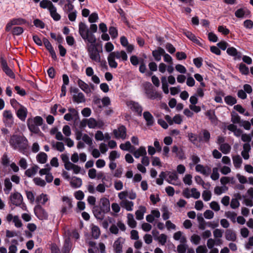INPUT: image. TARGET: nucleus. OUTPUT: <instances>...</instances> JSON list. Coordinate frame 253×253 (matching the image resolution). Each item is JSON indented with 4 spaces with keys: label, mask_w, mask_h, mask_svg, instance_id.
Here are the masks:
<instances>
[{
    "label": "nucleus",
    "mask_w": 253,
    "mask_h": 253,
    "mask_svg": "<svg viewBox=\"0 0 253 253\" xmlns=\"http://www.w3.org/2000/svg\"><path fill=\"white\" fill-rule=\"evenodd\" d=\"M167 236L165 234H161L159 237H157L156 241H158L159 243L162 245H165L167 242Z\"/></svg>",
    "instance_id": "obj_49"
},
{
    "label": "nucleus",
    "mask_w": 253,
    "mask_h": 253,
    "mask_svg": "<svg viewBox=\"0 0 253 253\" xmlns=\"http://www.w3.org/2000/svg\"><path fill=\"white\" fill-rule=\"evenodd\" d=\"M1 163L5 167L9 166L10 160L6 154L4 153L1 158Z\"/></svg>",
    "instance_id": "obj_50"
},
{
    "label": "nucleus",
    "mask_w": 253,
    "mask_h": 253,
    "mask_svg": "<svg viewBox=\"0 0 253 253\" xmlns=\"http://www.w3.org/2000/svg\"><path fill=\"white\" fill-rule=\"evenodd\" d=\"M3 122L5 126L11 127L14 123V118L10 111L5 110L3 112Z\"/></svg>",
    "instance_id": "obj_11"
},
{
    "label": "nucleus",
    "mask_w": 253,
    "mask_h": 253,
    "mask_svg": "<svg viewBox=\"0 0 253 253\" xmlns=\"http://www.w3.org/2000/svg\"><path fill=\"white\" fill-rule=\"evenodd\" d=\"M120 148L124 151H128L131 153H132V151L134 150V147H133L129 141H126L125 143H122L120 145Z\"/></svg>",
    "instance_id": "obj_32"
},
{
    "label": "nucleus",
    "mask_w": 253,
    "mask_h": 253,
    "mask_svg": "<svg viewBox=\"0 0 253 253\" xmlns=\"http://www.w3.org/2000/svg\"><path fill=\"white\" fill-rule=\"evenodd\" d=\"M191 160L192 162V163L190 164V166L191 167L196 164L197 165L200 162V158L196 155H192L191 156Z\"/></svg>",
    "instance_id": "obj_63"
},
{
    "label": "nucleus",
    "mask_w": 253,
    "mask_h": 253,
    "mask_svg": "<svg viewBox=\"0 0 253 253\" xmlns=\"http://www.w3.org/2000/svg\"><path fill=\"white\" fill-rule=\"evenodd\" d=\"M187 248L186 243H181L177 247V251L178 253H185Z\"/></svg>",
    "instance_id": "obj_51"
},
{
    "label": "nucleus",
    "mask_w": 253,
    "mask_h": 253,
    "mask_svg": "<svg viewBox=\"0 0 253 253\" xmlns=\"http://www.w3.org/2000/svg\"><path fill=\"white\" fill-rule=\"evenodd\" d=\"M146 211V208L145 207L140 206L139 209L135 211L136 218L138 220L143 219Z\"/></svg>",
    "instance_id": "obj_28"
},
{
    "label": "nucleus",
    "mask_w": 253,
    "mask_h": 253,
    "mask_svg": "<svg viewBox=\"0 0 253 253\" xmlns=\"http://www.w3.org/2000/svg\"><path fill=\"white\" fill-rule=\"evenodd\" d=\"M233 163L236 169H239L241 167L243 160L241 156L239 155L232 156Z\"/></svg>",
    "instance_id": "obj_29"
},
{
    "label": "nucleus",
    "mask_w": 253,
    "mask_h": 253,
    "mask_svg": "<svg viewBox=\"0 0 253 253\" xmlns=\"http://www.w3.org/2000/svg\"><path fill=\"white\" fill-rule=\"evenodd\" d=\"M71 248V245L70 239L68 238L65 240V244L63 247V253H69Z\"/></svg>",
    "instance_id": "obj_47"
},
{
    "label": "nucleus",
    "mask_w": 253,
    "mask_h": 253,
    "mask_svg": "<svg viewBox=\"0 0 253 253\" xmlns=\"http://www.w3.org/2000/svg\"><path fill=\"white\" fill-rule=\"evenodd\" d=\"M202 197L205 201H209L211 197V193L209 190H204L202 193Z\"/></svg>",
    "instance_id": "obj_52"
},
{
    "label": "nucleus",
    "mask_w": 253,
    "mask_h": 253,
    "mask_svg": "<svg viewBox=\"0 0 253 253\" xmlns=\"http://www.w3.org/2000/svg\"><path fill=\"white\" fill-rule=\"evenodd\" d=\"M87 121V125L90 128H95L97 126V122L92 118H89Z\"/></svg>",
    "instance_id": "obj_46"
},
{
    "label": "nucleus",
    "mask_w": 253,
    "mask_h": 253,
    "mask_svg": "<svg viewBox=\"0 0 253 253\" xmlns=\"http://www.w3.org/2000/svg\"><path fill=\"white\" fill-rule=\"evenodd\" d=\"M99 207L104 212L106 213L109 212L110 210L109 200L106 198L102 199L100 201V205Z\"/></svg>",
    "instance_id": "obj_20"
},
{
    "label": "nucleus",
    "mask_w": 253,
    "mask_h": 253,
    "mask_svg": "<svg viewBox=\"0 0 253 253\" xmlns=\"http://www.w3.org/2000/svg\"><path fill=\"white\" fill-rule=\"evenodd\" d=\"M191 197H192L195 199H198L200 197V192L197 190L195 188H193L191 189Z\"/></svg>",
    "instance_id": "obj_58"
},
{
    "label": "nucleus",
    "mask_w": 253,
    "mask_h": 253,
    "mask_svg": "<svg viewBox=\"0 0 253 253\" xmlns=\"http://www.w3.org/2000/svg\"><path fill=\"white\" fill-rule=\"evenodd\" d=\"M39 168L37 166H34L33 167L27 169L25 172V174L28 177H32L36 174L39 170Z\"/></svg>",
    "instance_id": "obj_33"
},
{
    "label": "nucleus",
    "mask_w": 253,
    "mask_h": 253,
    "mask_svg": "<svg viewBox=\"0 0 253 253\" xmlns=\"http://www.w3.org/2000/svg\"><path fill=\"white\" fill-rule=\"evenodd\" d=\"M165 53V50L163 48L159 47L157 49L153 50L152 54L156 61H160L161 60L162 56Z\"/></svg>",
    "instance_id": "obj_15"
},
{
    "label": "nucleus",
    "mask_w": 253,
    "mask_h": 253,
    "mask_svg": "<svg viewBox=\"0 0 253 253\" xmlns=\"http://www.w3.org/2000/svg\"><path fill=\"white\" fill-rule=\"evenodd\" d=\"M251 150L249 143H245L243 145V150L241 152L242 156L245 160H248L250 158L249 152Z\"/></svg>",
    "instance_id": "obj_21"
},
{
    "label": "nucleus",
    "mask_w": 253,
    "mask_h": 253,
    "mask_svg": "<svg viewBox=\"0 0 253 253\" xmlns=\"http://www.w3.org/2000/svg\"><path fill=\"white\" fill-rule=\"evenodd\" d=\"M219 150L225 154H228L231 150L230 146L226 143H224L219 146Z\"/></svg>",
    "instance_id": "obj_40"
},
{
    "label": "nucleus",
    "mask_w": 253,
    "mask_h": 253,
    "mask_svg": "<svg viewBox=\"0 0 253 253\" xmlns=\"http://www.w3.org/2000/svg\"><path fill=\"white\" fill-rule=\"evenodd\" d=\"M152 165L153 166H158L159 167H162V163L160 159L158 157H152Z\"/></svg>",
    "instance_id": "obj_56"
},
{
    "label": "nucleus",
    "mask_w": 253,
    "mask_h": 253,
    "mask_svg": "<svg viewBox=\"0 0 253 253\" xmlns=\"http://www.w3.org/2000/svg\"><path fill=\"white\" fill-rule=\"evenodd\" d=\"M132 153L135 158H139L140 156L144 157L146 155L147 152L145 147H140L135 151H132Z\"/></svg>",
    "instance_id": "obj_26"
},
{
    "label": "nucleus",
    "mask_w": 253,
    "mask_h": 253,
    "mask_svg": "<svg viewBox=\"0 0 253 253\" xmlns=\"http://www.w3.org/2000/svg\"><path fill=\"white\" fill-rule=\"evenodd\" d=\"M34 183L38 186L43 187L45 185L46 183L44 180L40 177H36L34 179Z\"/></svg>",
    "instance_id": "obj_62"
},
{
    "label": "nucleus",
    "mask_w": 253,
    "mask_h": 253,
    "mask_svg": "<svg viewBox=\"0 0 253 253\" xmlns=\"http://www.w3.org/2000/svg\"><path fill=\"white\" fill-rule=\"evenodd\" d=\"M127 224L128 226L134 228L136 226V222L134 219L133 215L132 213H128L127 215Z\"/></svg>",
    "instance_id": "obj_36"
},
{
    "label": "nucleus",
    "mask_w": 253,
    "mask_h": 253,
    "mask_svg": "<svg viewBox=\"0 0 253 253\" xmlns=\"http://www.w3.org/2000/svg\"><path fill=\"white\" fill-rule=\"evenodd\" d=\"M115 138L117 139H122L124 140L126 136V128L124 125H120L117 129L113 131Z\"/></svg>",
    "instance_id": "obj_7"
},
{
    "label": "nucleus",
    "mask_w": 253,
    "mask_h": 253,
    "mask_svg": "<svg viewBox=\"0 0 253 253\" xmlns=\"http://www.w3.org/2000/svg\"><path fill=\"white\" fill-rule=\"evenodd\" d=\"M225 102L230 106H232L237 103V100L235 97L231 95H228L224 97Z\"/></svg>",
    "instance_id": "obj_41"
},
{
    "label": "nucleus",
    "mask_w": 253,
    "mask_h": 253,
    "mask_svg": "<svg viewBox=\"0 0 253 253\" xmlns=\"http://www.w3.org/2000/svg\"><path fill=\"white\" fill-rule=\"evenodd\" d=\"M172 152L176 154V156L180 160L185 159V154L183 150L181 148H179L175 145L172 147Z\"/></svg>",
    "instance_id": "obj_18"
},
{
    "label": "nucleus",
    "mask_w": 253,
    "mask_h": 253,
    "mask_svg": "<svg viewBox=\"0 0 253 253\" xmlns=\"http://www.w3.org/2000/svg\"><path fill=\"white\" fill-rule=\"evenodd\" d=\"M173 238L175 240H179L180 243H186V238L182 235V232L181 231H177L173 235Z\"/></svg>",
    "instance_id": "obj_35"
},
{
    "label": "nucleus",
    "mask_w": 253,
    "mask_h": 253,
    "mask_svg": "<svg viewBox=\"0 0 253 253\" xmlns=\"http://www.w3.org/2000/svg\"><path fill=\"white\" fill-rule=\"evenodd\" d=\"M43 122V119L41 116H36L30 118L27 120V124L29 130L35 134H39L41 131L39 128Z\"/></svg>",
    "instance_id": "obj_3"
},
{
    "label": "nucleus",
    "mask_w": 253,
    "mask_h": 253,
    "mask_svg": "<svg viewBox=\"0 0 253 253\" xmlns=\"http://www.w3.org/2000/svg\"><path fill=\"white\" fill-rule=\"evenodd\" d=\"M40 6L43 9L47 8L49 10L50 8H51L54 5L49 0H42L40 1Z\"/></svg>",
    "instance_id": "obj_34"
},
{
    "label": "nucleus",
    "mask_w": 253,
    "mask_h": 253,
    "mask_svg": "<svg viewBox=\"0 0 253 253\" xmlns=\"http://www.w3.org/2000/svg\"><path fill=\"white\" fill-rule=\"evenodd\" d=\"M49 11L51 17L54 20L57 21L61 19V16L57 12V9L54 5L51 8H50Z\"/></svg>",
    "instance_id": "obj_31"
},
{
    "label": "nucleus",
    "mask_w": 253,
    "mask_h": 253,
    "mask_svg": "<svg viewBox=\"0 0 253 253\" xmlns=\"http://www.w3.org/2000/svg\"><path fill=\"white\" fill-rule=\"evenodd\" d=\"M225 238L228 241H235L237 237L234 232L231 229H227L225 232Z\"/></svg>",
    "instance_id": "obj_30"
},
{
    "label": "nucleus",
    "mask_w": 253,
    "mask_h": 253,
    "mask_svg": "<svg viewBox=\"0 0 253 253\" xmlns=\"http://www.w3.org/2000/svg\"><path fill=\"white\" fill-rule=\"evenodd\" d=\"M98 19V16L97 13L94 12L89 15L88 17V21L91 23H95L97 21Z\"/></svg>",
    "instance_id": "obj_61"
},
{
    "label": "nucleus",
    "mask_w": 253,
    "mask_h": 253,
    "mask_svg": "<svg viewBox=\"0 0 253 253\" xmlns=\"http://www.w3.org/2000/svg\"><path fill=\"white\" fill-rule=\"evenodd\" d=\"M28 144V141L24 135H17V146H18L20 151L24 153L26 151Z\"/></svg>",
    "instance_id": "obj_10"
},
{
    "label": "nucleus",
    "mask_w": 253,
    "mask_h": 253,
    "mask_svg": "<svg viewBox=\"0 0 253 253\" xmlns=\"http://www.w3.org/2000/svg\"><path fill=\"white\" fill-rule=\"evenodd\" d=\"M240 72L244 75H247L249 73V68L244 64L241 63L239 65Z\"/></svg>",
    "instance_id": "obj_48"
},
{
    "label": "nucleus",
    "mask_w": 253,
    "mask_h": 253,
    "mask_svg": "<svg viewBox=\"0 0 253 253\" xmlns=\"http://www.w3.org/2000/svg\"><path fill=\"white\" fill-rule=\"evenodd\" d=\"M178 178V175L175 172H170L167 181L169 183L174 184L172 181L177 180Z\"/></svg>",
    "instance_id": "obj_43"
},
{
    "label": "nucleus",
    "mask_w": 253,
    "mask_h": 253,
    "mask_svg": "<svg viewBox=\"0 0 253 253\" xmlns=\"http://www.w3.org/2000/svg\"><path fill=\"white\" fill-rule=\"evenodd\" d=\"M100 234L99 228L96 225L92 226L91 228V235L93 238L97 239L99 238Z\"/></svg>",
    "instance_id": "obj_39"
},
{
    "label": "nucleus",
    "mask_w": 253,
    "mask_h": 253,
    "mask_svg": "<svg viewBox=\"0 0 253 253\" xmlns=\"http://www.w3.org/2000/svg\"><path fill=\"white\" fill-rule=\"evenodd\" d=\"M144 91L147 97L150 99H158L160 100L162 98V94L156 91L150 83H146L144 85Z\"/></svg>",
    "instance_id": "obj_4"
},
{
    "label": "nucleus",
    "mask_w": 253,
    "mask_h": 253,
    "mask_svg": "<svg viewBox=\"0 0 253 253\" xmlns=\"http://www.w3.org/2000/svg\"><path fill=\"white\" fill-rule=\"evenodd\" d=\"M121 237L119 238L116 240L113 245V248L115 253H121L123 251V243L121 242Z\"/></svg>",
    "instance_id": "obj_25"
},
{
    "label": "nucleus",
    "mask_w": 253,
    "mask_h": 253,
    "mask_svg": "<svg viewBox=\"0 0 253 253\" xmlns=\"http://www.w3.org/2000/svg\"><path fill=\"white\" fill-rule=\"evenodd\" d=\"M203 137L201 139V141L207 142L209 141L211 135L210 132L206 129H204L203 131Z\"/></svg>",
    "instance_id": "obj_53"
},
{
    "label": "nucleus",
    "mask_w": 253,
    "mask_h": 253,
    "mask_svg": "<svg viewBox=\"0 0 253 253\" xmlns=\"http://www.w3.org/2000/svg\"><path fill=\"white\" fill-rule=\"evenodd\" d=\"M127 55L124 50L112 52L107 57L109 65L112 68H116L118 67V64L116 59L120 61L125 62L127 60Z\"/></svg>",
    "instance_id": "obj_2"
},
{
    "label": "nucleus",
    "mask_w": 253,
    "mask_h": 253,
    "mask_svg": "<svg viewBox=\"0 0 253 253\" xmlns=\"http://www.w3.org/2000/svg\"><path fill=\"white\" fill-rule=\"evenodd\" d=\"M70 91L73 96V101L74 102L78 104L85 102V96L82 92H80L78 88L72 87L70 88Z\"/></svg>",
    "instance_id": "obj_5"
},
{
    "label": "nucleus",
    "mask_w": 253,
    "mask_h": 253,
    "mask_svg": "<svg viewBox=\"0 0 253 253\" xmlns=\"http://www.w3.org/2000/svg\"><path fill=\"white\" fill-rule=\"evenodd\" d=\"M120 155L116 151H112L109 154V158L110 161H114L115 159L120 157Z\"/></svg>",
    "instance_id": "obj_54"
},
{
    "label": "nucleus",
    "mask_w": 253,
    "mask_h": 253,
    "mask_svg": "<svg viewBox=\"0 0 253 253\" xmlns=\"http://www.w3.org/2000/svg\"><path fill=\"white\" fill-rule=\"evenodd\" d=\"M197 172H200L205 176H208L211 172V169L208 166H204L201 164H197L195 167Z\"/></svg>",
    "instance_id": "obj_12"
},
{
    "label": "nucleus",
    "mask_w": 253,
    "mask_h": 253,
    "mask_svg": "<svg viewBox=\"0 0 253 253\" xmlns=\"http://www.w3.org/2000/svg\"><path fill=\"white\" fill-rule=\"evenodd\" d=\"M250 14V11L246 8H241L237 10L235 15L237 18H242Z\"/></svg>",
    "instance_id": "obj_22"
},
{
    "label": "nucleus",
    "mask_w": 253,
    "mask_h": 253,
    "mask_svg": "<svg viewBox=\"0 0 253 253\" xmlns=\"http://www.w3.org/2000/svg\"><path fill=\"white\" fill-rule=\"evenodd\" d=\"M82 140L84 143H85L89 146H91L92 145V139L87 134H84L83 135Z\"/></svg>",
    "instance_id": "obj_57"
},
{
    "label": "nucleus",
    "mask_w": 253,
    "mask_h": 253,
    "mask_svg": "<svg viewBox=\"0 0 253 253\" xmlns=\"http://www.w3.org/2000/svg\"><path fill=\"white\" fill-rule=\"evenodd\" d=\"M231 121L233 124H240L241 121L240 116L236 113L232 114Z\"/></svg>",
    "instance_id": "obj_55"
},
{
    "label": "nucleus",
    "mask_w": 253,
    "mask_h": 253,
    "mask_svg": "<svg viewBox=\"0 0 253 253\" xmlns=\"http://www.w3.org/2000/svg\"><path fill=\"white\" fill-rule=\"evenodd\" d=\"M48 200L47 196L46 194H42L37 198L36 202L39 204L44 205Z\"/></svg>",
    "instance_id": "obj_42"
},
{
    "label": "nucleus",
    "mask_w": 253,
    "mask_h": 253,
    "mask_svg": "<svg viewBox=\"0 0 253 253\" xmlns=\"http://www.w3.org/2000/svg\"><path fill=\"white\" fill-rule=\"evenodd\" d=\"M8 204L11 209L12 210L16 207V192L12 193L10 197L8 202Z\"/></svg>",
    "instance_id": "obj_37"
},
{
    "label": "nucleus",
    "mask_w": 253,
    "mask_h": 253,
    "mask_svg": "<svg viewBox=\"0 0 253 253\" xmlns=\"http://www.w3.org/2000/svg\"><path fill=\"white\" fill-rule=\"evenodd\" d=\"M226 52L228 55L234 57L235 59H240L242 57V53L234 47H228Z\"/></svg>",
    "instance_id": "obj_16"
},
{
    "label": "nucleus",
    "mask_w": 253,
    "mask_h": 253,
    "mask_svg": "<svg viewBox=\"0 0 253 253\" xmlns=\"http://www.w3.org/2000/svg\"><path fill=\"white\" fill-rule=\"evenodd\" d=\"M16 30V18H13L10 20L6 25L5 30L7 32L12 31V34L14 36Z\"/></svg>",
    "instance_id": "obj_23"
},
{
    "label": "nucleus",
    "mask_w": 253,
    "mask_h": 253,
    "mask_svg": "<svg viewBox=\"0 0 253 253\" xmlns=\"http://www.w3.org/2000/svg\"><path fill=\"white\" fill-rule=\"evenodd\" d=\"M70 183L72 188H78L82 186V180L81 178L74 176L70 179Z\"/></svg>",
    "instance_id": "obj_24"
},
{
    "label": "nucleus",
    "mask_w": 253,
    "mask_h": 253,
    "mask_svg": "<svg viewBox=\"0 0 253 253\" xmlns=\"http://www.w3.org/2000/svg\"><path fill=\"white\" fill-rule=\"evenodd\" d=\"M127 106L133 111L141 115L142 112V108L140 105L135 101H130L127 102Z\"/></svg>",
    "instance_id": "obj_13"
},
{
    "label": "nucleus",
    "mask_w": 253,
    "mask_h": 253,
    "mask_svg": "<svg viewBox=\"0 0 253 253\" xmlns=\"http://www.w3.org/2000/svg\"><path fill=\"white\" fill-rule=\"evenodd\" d=\"M190 240L193 244L198 245L200 242L201 238L199 235L194 234L191 236Z\"/></svg>",
    "instance_id": "obj_64"
},
{
    "label": "nucleus",
    "mask_w": 253,
    "mask_h": 253,
    "mask_svg": "<svg viewBox=\"0 0 253 253\" xmlns=\"http://www.w3.org/2000/svg\"><path fill=\"white\" fill-rule=\"evenodd\" d=\"M28 114L27 109L17 102V117L21 121L25 122Z\"/></svg>",
    "instance_id": "obj_9"
},
{
    "label": "nucleus",
    "mask_w": 253,
    "mask_h": 253,
    "mask_svg": "<svg viewBox=\"0 0 253 253\" xmlns=\"http://www.w3.org/2000/svg\"><path fill=\"white\" fill-rule=\"evenodd\" d=\"M79 33L82 39L85 42H87L86 49L88 53L89 58L96 62H100V55L95 45L96 39L94 35L89 32L87 25L82 22L79 24Z\"/></svg>",
    "instance_id": "obj_1"
},
{
    "label": "nucleus",
    "mask_w": 253,
    "mask_h": 253,
    "mask_svg": "<svg viewBox=\"0 0 253 253\" xmlns=\"http://www.w3.org/2000/svg\"><path fill=\"white\" fill-rule=\"evenodd\" d=\"M63 204L62 206L61 212L62 214H66L72 212L73 208L72 199L67 196H63L62 198Z\"/></svg>",
    "instance_id": "obj_6"
},
{
    "label": "nucleus",
    "mask_w": 253,
    "mask_h": 253,
    "mask_svg": "<svg viewBox=\"0 0 253 253\" xmlns=\"http://www.w3.org/2000/svg\"><path fill=\"white\" fill-rule=\"evenodd\" d=\"M52 145L53 148H55L57 150L61 152H63L65 149L64 144L61 142H53Z\"/></svg>",
    "instance_id": "obj_45"
},
{
    "label": "nucleus",
    "mask_w": 253,
    "mask_h": 253,
    "mask_svg": "<svg viewBox=\"0 0 253 253\" xmlns=\"http://www.w3.org/2000/svg\"><path fill=\"white\" fill-rule=\"evenodd\" d=\"M163 211L162 217L164 220H166L169 218V212L167 207H163L162 209Z\"/></svg>",
    "instance_id": "obj_60"
},
{
    "label": "nucleus",
    "mask_w": 253,
    "mask_h": 253,
    "mask_svg": "<svg viewBox=\"0 0 253 253\" xmlns=\"http://www.w3.org/2000/svg\"><path fill=\"white\" fill-rule=\"evenodd\" d=\"M78 84L80 88L86 93H88L91 92L89 85L82 80L79 79L78 80Z\"/></svg>",
    "instance_id": "obj_27"
},
{
    "label": "nucleus",
    "mask_w": 253,
    "mask_h": 253,
    "mask_svg": "<svg viewBox=\"0 0 253 253\" xmlns=\"http://www.w3.org/2000/svg\"><path fill=\"white\" fill-rule=\"evenodd\" d=\"M143 118L146 122L147 126H152L155 122L154 118L152 115L148 111H145L143 114Z\"/></svg>",
    "instance_id": "obj_17"
},
{
    "label": "nucleus",
    "mask_w": 253,
    "mask_h": 253,
    "mask_svg": "<svg viewBox=\"0 0 253 253\" xmlns=\"http://www.w3.org/2000/svg\"><path fill=\"white\" fill-rule=\"evenodd\" d=\"M120 205L122 208L125 209L127 211H132L133 210L134 203L132 201L127 200H124L120 202Z\"/></svg>",
    "instance_id": "obj_19"
},
{
    "label": "nucleus",
    "mask_w": 253,
    "mask_h": 253,
    "mask_svg": "<svg viewBox=\"0 0 253 253\" xmlns=\"http://www.w3.org/2000/svg\"><path fill=\"white\" fill-rule=\"evenodd\" d=\"M47 156L44 152H40L37 156V161L41 164H44L47 161Z\"/></svg>",
    "instance_id": "obj_38"
},
{
    "label": "nucleus",
    "mask_w": 253,
    "mask_h": 253,
    "mask_svg": "<svg viewBox=\"0 0 253 253\" xmlns=\"http://www.w3.org/2000/svg\"><path fill=\"white\" fill-rule=\"evenodd\" d=\"M92 211L94 216L99 220H102L104 217L105 214L106 213L97 206H94L92 209Z\"/></svg>",
    "instance_id": "obj_14"
},
{
    "label": "nucleus",
    "mask_w": 253,
    "mask_h": 253,
    "mask_svg": "<svg viewBox=\"0 0 253 253\" xmlns=\"http://www.w3.org/2000/svg\"><path fill=\"white\" fill-rule=\"evenodd\" d=\"M4 191L5 193L8 194L11 189L12 188V183L10 182L9 179L6 178L4 180Z\"/></svg>",
    "instance_id": "obj_44"
},
{
    "label": "nucleus",
    "mask_w": 253,
    "mask_h": 253,
    "mask_svg": "<svg viewBox=\"0 0 253 253\" xmlns=\"http://www.w3.org/2000/svg\"><path fill=\"white\" fill-rule=\"evenodd\" d=\"M34 212L36 216L41 220H47L48 213L41 206L38 205L34 208Z\"/></svg>",
    "instance_id": "obj_8"
},
{
    "label": "nucleus",
    "mask_w": 253,
    "mask_h": 253,
    "mask_svg": "<svg viewBox=\"0 0 253 253\" xmlns=\"http://www.w3.org/2000/svg\"><path fill=\"white\" fill-rule=\"evenodd\" d=\"M211 178L213 180H217L219 177L218 169L214 168L212 169V172L211 175Z\"/></svg>",
    "instance_id": "obj_59"
}]
</instances>
